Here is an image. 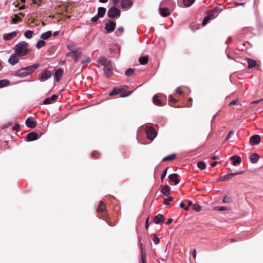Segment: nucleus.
Segmentation results:
<instances>
[{"mask_svg": "<svg viewBox=\"0 0 263 263\" xmlns=\"http://www.w3.org/2000/svg\"><path fill=\"white\" fill-rule=\"evenodd\" d=\"M17 34L16 31H12L8 33H5L3 35V39L5 41H10L14 39Z\"/></svg>", "mask_w": 263, "mask_h": 263, "instance_id": "obj_11", "label": "nucleus"}, {"mask_svg": "<svg viewBox=\"0 0 263 263\" xmlns=\"http://www.w3.org/2000/svg\"><path fill=\"white\" fill-rule=\"evenodd\" d=\"M64 74V70L61 68H54L52 70V74L54 76L55 81L58 82L62 80Z\"/></svg>", "mask_w": 263, "mask_h": 263, "instance_id": "obj_5", "label": "nucleus"}, {"mask_svg": "<svg viewBox=\"0 0 263 263\" xmlns=\"http://www.w3.org/2000/svg\"><path fill=\"white\" fill-rule=\"evenodd\" d=\"M238 104V99H235L234 100H232L230 102L229 104V106L233 105H237Z\"/></svg>", "mask_w": 263, "mask_h": 263, "instance_id": "obj_51", "label": "nucleus"}, {"mask_svg": "<svg viewBox=\"0 0 263 263\" xmlns=\"http://www.w3.org/2000/svg\"><path fill=\"white\" fill-rule=\"evenodd\" d=\"M243 173V171H239V172H236V173H231V174H228L226 175H224V177H225L226 179V180H230L232 177L235 176V175H240V174H241Z\"/></svg>", "mask_w": 263, "mask_h": 263, "instance_id": "obj_28", "label": "nucleus"}, {"mask_svg": "<svg viewBox=\"0 0 263 263\" xmlns=\"http://www.w3.org/2000/svg\"><path fill=\"white\" fill-rule=\"evenodd\" d=\"M218 10H219V8L217 7H216V8H214L213 9H212V10L210 11L208 13V14L209 15V16H210V17H211L212 20H213L217 16V13L218 11Z\"/></svg>", "mask_w": 263, "mask_h": 263, "instance_id": "obj_22", "label": "nucleus"}, {"mask_svg": "<svg viewBox=\"0 0 263 263\" xmlns=\"http://www.w3.org/2000/svg\"><path fill=\"white\" fill-rule=\"evenodd\" d=\"M222 202L223 203H229L231 202V198L229 196H226L223 200H222Z\"/></svg>", "mask_w": 263, "mask_h": 263, "instance_id": "obj_48", "label": "nucleus"}, {"mask_svg": "<svg viewBox=\"0 0 263 263\" xmlns=\"http://www.w3.org/2000/svg\"><path fill=\"white\" fill-rule=\"evenodd\" d=\"M104 74L107 77H109L113 74L112 67H103Z\"/></svg>", "mask_w": 263, "mask_h": 263, "instance_id": "obj_17", "label": "nucleus"}, {"mask_svg": "<svg viewBox=\"0 0 263 263\" xmlns=\"http://www.w3.org/2000/svg\"><path fill=\"white\" fill-rule=\"evenodd\" d=\"M218 162L217 161L213 162L211 163V166L213 167L215 166L217 164Z\"/></svg>", "mask_w": 263, "mask_h": 263, "instance_id": "obj_64", "label": "nucleus"}, {"mask_svg": "<svg viewBox=\"0 0 263 263\" xmlns=\"http://www.w3.org/2000/svg\"><path fill=\"white\" fill-rule=\"evenodd\" d=\"M246 61L247 62L248 66H257L258 64L256 61L251 59H247Z\"/></svg>", "mask_w": 263, "mask_h": 263, "instance_id": "obj_33", "label": "nucleus"}, {"mask_svg": "<svg viewBox=\"0 0 263 263\" xmlns=\"http://www.w3.org/2000/svg\"><path fill=\"white\" fill-rule=\"evenodd\" d=\"M33 32L31 30H28L24 32V36L27 39H31L32 37Z\"/></svg>", "mask_w": 263, "mask_h": 263, "instance_id": "obj_35", "label": "nucleus"}, {"mask_svg": "<svg viewBox=\"0 0 263 263\" xmlns=\"http://www.w3.org/2000/svg\"><path fill=\"white\" fill-rule=\"evenodd\" d=\"M159 13L162 17H166L171 14L170 10L167 8H160Z\"/></svg>", "mask_w": 263, "mask_h": 263, "instance_id": "obj_18", "label": "nucleus"}, {"mask_svg": "<svg viewBox=\"0 0 263 263\" xmlns=\"http://www.w3.org/2000/svg\"><path fill=\"white\" fill-rule=\"evenodd\" d=\"M173 200V198L171 196H170L168 198H165L164 200V204L167 205L169 203V202L172 201Z\"/></svg>", "mask_w": 263, "mask_h": 263, "instance_id": "obj_46", "label": "nucleus"}, {"mask_svg": "<svg viewBox=\"0 0 263 263\" xmlns=\"http://www.w3.org/2000/svg\"><path fill=\"white\" fill-rule=\"evenodd\" d=\"M261 141V138L259 135H254L251 136L250 138V143L252 145L258 144Z\"/></svg>", "mask_w": 263, "mask_h": 263, "instance_id": "obj_9", "label": "nucleus"}, {"mask_svg": "<svg viewBox=\"0 0 263 263\" xmlns=\"http://www.w3.org/2000/svg\"><path fill=\"white\" fill-rule=\"evenodd\" d=\"M114 6L116 5L120 1V0H111Z\"/></svg>", "mask_w": 263, "mask_h": 263, "instance_id": "obj_63", "label": "nucleus"}, {"mask_svg": "<svg viewBox=\"0 0 263 263\" xmlns=\"http://www.w3.org/2000/svg\"><path fill=\"white\" fill-rule=\"evenodd\" d=\"M38 67H25L20 69L16 72V75L21 77H25L31 74Z\"/></svg>", "mask_w": 263, "mask_h": 263, "instance_id": "obj_3", "label": "nucleus"}, {"mask_svg": "<svg viewBox=\"0 0 263 263\" xmlns=\"http://www.w3.org/2000/svg\"><path fill=\"white\" fill-rule=\"evenodd\" d=\"M168 102L174 104L177 102V100L175 99L172 96H170L168 97Z\"/></svg>", "mask_w": 263, "mask_h": 263, "instance_id": "obj_44", "label": "nucleus"}, {"mask_svg": "<svg viewBox=\"0 0 263 263\" xmlns=\"http://www.w3.org/2000/svg\"><path fill=\"white\" fill-rule=\"evenodd\" d=\"M106 8L104 7H99L98 9V13L97 14L100 16L101 18L103 17L105 13H106Z\"/></svg>", "mask_w": 263, "mask_h": 263, "instance_id": "obj_27", "label": "nucleus"}, {"mask_svg": "<svg viewBox=\"0 0 263 263\" xmlns=\"http://www.w3.org/2000/svg\"><path fill=\"white\" fill-rule=\"evenodd\" d=\"M51 34L52 32L51 31H48L43 33L41 35V37L43 40H47L51 36Z\"/></svg>", "mask_w": 263, "mask_h": 263, "instance_id": "obj_29", "label": "nucleus"}, {"mask_svg": "<svg viewBox=\"0 0 263 263\" xmlns=\"http://www.w3.org/2000/svg\"><path fill=\"white\" fill-rule=\"evenodd\" d=\"M168 169V167H166L163 171V173L161 174V181H162L163 179L166 176V173H167V170Z\"/></svg>", "mask_w": 263, "mask_h": 263, "instance_id": "obj_50", "label": "nucleus"}, {"mask_svg": "<svg viewBox=\"0 0 263 263\" xmlns=\"http://www.w3.org/2000/svg\"><path fill=\"white\" fill-rule=\"evenodd\" d=\"M148 220H149V218H147L146 220V221H145V229L146 230H147L148 228V227H149V224H148Z\"/></svg>", "mask_w": 263, "mask_h": 263, "instance_id": "obj_59", "label": "nucleus"}, {"mask_svg": "<svg viewBox=\"0 0 263 263\" xmlns=\"http://www.w3.org/2000/svg\"><path fill=\"white\" fill-rule=\"evenodd\" d=\"M195 0H183V3L186 7L191 6Z\"/></svg>", "mask_w": 263, "mask_h": 263, "instance_id": "obj_40", "label": "nucleus"}, {"mask_svg": "<svg viewBox=\"0 0 263 263\" xmlns=\"http://www.w3.org/2000/svg\"><path fill=\"white\" fill-rule=\"evenodd\" d=\"M52 75V70L51 71L48 69H46L39 74V79L41 81H45L50 79Z\"/></svg>", "mask_w": 263, "mask_h": 263, "instance_id": "obj_7", "label": "nucleus"}, {"mask_svg": "<svg viewBox=\"0 0 263 263\" xmlns=\"http://www.w3.org/2000/svg\"><path fill=\"white\" fill-rule=\"evenodd\" d=\"M148 60V56L145 55L142 57L139 58V62L141 65H145L147 63Z\"/></svg>", "mask_w": 263, "mask_h": 263, "instance_id": "obj_30", "label": "nucleus"}, {"mask_svg": "<svg viewBox=\"0 0 263 263\" xmlns=\"http://www.w3.org/2000/svg\"><path fill=\"white\" fill-rule=\"evenodd\" d=\"M20 124H16L15 125V126L13 127V130H16V131H18L20 130Z\"/></svg>", "mask_w": 263, "mask_h": 263, "instance_id": "obj_55", "label": "nucleus"}, {"mask_svg": "<svg viewBox=\"0 0 263 263\" xmlns=\"http://www.w3.org/2000/svg\"><path fill=\"white\" fill-rule=\"evenodd\" d=\"M176 154H171L168 156H167L165 157H164L162 159L163 161H171L175 159L176 158Z\"/></svg>", "mask_w": 263, "mask_h": 263, "instance_id": "obj_31", "label": "nucleus"}, {"mask_svg": "<svg viewBox=\"0 0 263 263\" xmlns=\"http://www.w3.org/2000/svg\"><path fill=\"white\" fill-rule=\"evenodd\" d=\"M115 27L116 23L110 21L106 24L105 26V29L106 30V31L111 32L115 30Z\"/></svg>", "mask_w": 263, "mask_h": 263, "instance_id": "obj_10", "label": "nucleus"}, {"mask_svg": "<svg viewBox=\"0 0 263 263\" xmlns=\"http://www.w3.org/2000/svg\"><path fill=\"white\" fill-rule=\"evenodd\" d=\"M22 18H21L17 14L15 15L14 17L12 19V22L13 23L16 24L22 21Z\"/></svg>", "mask_w": 263, "mask_h": 263, "instance_id": "obj_37", "label": "nucleus"}, {"mask_svg": "<svg viewBox=\"0 0 263 263\" xmlns=\"http://www.w3.org/2000/svg\"><path fill=\"white\" fill-rule=\"evenodd\" d=\"M172 221H173V219L172 218H168L167 219V221L166 222L165 224L166 225H168V224H171Z\"/></svg>", "mask_w": 263, "mask_h": 263, "instance_id": "obj_61", "label": "nucleus"}, {"mask_svg": "<svg viewBox=\"0 0 263 263\" xmlns=\"http://www.w3.org/2000/svg\"><path fill=\"white\" fill-rule=\"evenodd\" d=\"M214 210L218 211H226L228 208L226 206H216L214 208Z\"/></svg>", "mask_w": 263, "mask_h": 263, "instance_id": "obj_47", "label": "nucleus"}, {"mask_svg": "<svg viewBox=\"0 0 263 263\" xmlns=\"http://www.w3.org/2000/svg\"><path fill=\"white\" fill-rule=\"evenodd\" d=\"M171 188L169 186L167 185H165L161 187V193L164 195V196H168L169 194V193L170 192Z\"/></svg>", "mask_w": 263, "mask_h": 263, "instance_id": "obj_21", "label": "nucleus"}, {"mask_svg": "<svg viewBox=\"0 0 263 263\" xmlns=\"http://www.w3.org/2000/svg\"><path fill=\"white\" fill-rule=\"evenodd\" d=\"M18 55H16L15 53L14 54H12L8 60L9 63L11 65H15L19 61V59L18 58Z\"/></svg>", "mask_w": 263, "mask_h": 263, "instance_id": "obj_12", "label": "nucleus"}, {"mask_svg": "<svg viewBox=\"0 0 263 263\" xmlns=\"http://www.w3.org/2000/svg\"><path fill=\"white\" fill-rule=\"evenodd\" d=\"M153 240L156 244L159 243L160 241L159 238L157 237V235L156 234H154Z\"/></svg>", "mask_w": 263, "mask_h": 263, "instance_id": "obj_49", "label": "nucleus"}, {"mask_svg": "<svg viewBox=\"0 0 263 263\" xmlns=\"http://www.w3.org/2000/svg\"><path fill=\"white\" fill-rule=\"evenodd\" d=\"M58 98V96L57 95H53L51 97L46 98L44 100L43 103L46 105L51 104L52 102L55 101Z\"/></svg>", "mask_w": 263, "mask_h": 263, "instance_id": "obj_16", "label": "nucleus"}, {"mask_svg": "<svg viewBox=\"0 0 263 263\" xmlns=\"http://www.w3.org/2000/svg\"><path fill=\"white\" fill-rule=\"evenodd\" d=\"M185 201H186L187 204V205L186 206H188L189 208L191 206H193V203L191 200H186Z\"/></svg>", "mask_w": 263, "mask_h": 263, "instance_id": "obj_57", "label": "nucleus"}, {"mask_svg": "<svg viewBox=\"0 0 263 263\" xmlns=\"http://www.w3.org/2000/svg\"><path fill=\"white\" fill-rule=\"evenodd\" d=\"M134 70L132 68H128L125 71V75L127 76H131L133 74Z\"/></svg>", "mask_w": 263, "mask_h": 263, "instance_id": "obj_42", "label": "nucleus"}, {"mask_svg": "<svg viewBox=\"0 0 263 263\" xmlns=\"http://www.w3.org/2000/svg\"><path fill=\"white\" fill-rule=\"evenodd\" d=\"M259 158V155L256 153L252 154L249 157L250 161L253 163H257L258 161Z\"/></svg>", "mask_w": 263, "mask_h": 263, "instance_id": "obj_23", "label": "nucleus"}, {"mask_svg": "<svg viewBox=\"0 0 263 263\" xmlns=\"http://www.w3.org/2000/svg\"><path fill=\"white\" fill-rule=\"evenodd\" d=\"M10 84V82L8 80L4 79L0 81V88H3L4 87L7 86L9 85Z\"/></svg>", "mask_w": 263, "mask_h": 263, "instance_id": "obj_32", "label": "nucleus"}, {"mask_svg": "<svg viewBox=\"0 0 263 263\" xmlns=\"http://www.w3.org/2000/svg\"><path fill=\"white\" fill-rule=\"evenodd\" d=\"M128 87L127 85H124L120 88H114L109 93L110 96H113L118 94H121V97H125L129 96L133 92L132 91H127Z\"/></svg>", "mask_w": 263, "mask_h": 263, "instance_id": "obj_2", "label": "nucleus"}, {"mask_svg": "<svg viewBox=\"0 0 263 263\" xmlns=\"http://www.w3.org/2000/svg\"><path fill=\"white\" fill-rule=\"evenodd\" d=\"M106 206L104 202L103 201H100L97 209V212L99 214H100V216L102 217L103 219H106L107 218V215L104 212L106 210Z\"/></svg>", "mask_w": 263, "mask_h": 263, "instance_id": "obj_6", "label": "nucleus"}, {"mask_svg": "<svg viewBox=\"0 0 263 263\" xmlns=\"http://www.w3.org/2000/svg\"><path fill=\"white\" fill-rule=\"evenodd\" d=\"M124 31V28L123 27H120L117 28V29L116 30L115 33V34L118 36H121Z\"/></svg>", "mask_w": 263, "mask_h": 263, "instance_id": "obj_34", "label": "nucleus"}, {"mask_svg": "<svg viewBox=\"0 0 263 263\" xmlns=\"http://www.w3.org/2000/svg\"><path fill=\"white\" fill-rule=\"evenodd\" d=\"M233 134H234V132L233 130L230 131L228 136L226 137V140H229L230 138L231 135H232Z\"/></svg>", "mask_w": 263, "mask_h": 263, "instance_id": "obj_56", "label": "nucleus"}, {"mask_svg": "<svg viewBox=\"0 0 263 263\" xmlns=\"http://www.w3.org/2000/svg\"><path fill=\"white\" fill-rule=\"evenodd\" d=\"M178 176L177 174H172L168 176V178L170 181L174 182L175 184H177L180 181V180L178 179Z\"/></svg>", "mask_w": 263, "mask_h": 263, "instance_id": "obj_19", "label": "nucleus"}, {"mask_svg": "<svg viewBox=\"0 0 263 263\" xmlns=\"http://www.w3.org/2000/svg\"><path fill=\"white\" fill-rule=\"evenodd\" d=\"M133 0H121V8L122 9L129 7L133 5Z\"/></svg>", "mask_w": 263, "mask_h": 263, "instance_id": "obj_14", "label": "nucleus"}, {"mask_svg": "<svg viewBox=\"0 0 263 263\" xmlns=\"http://www.w3.org/2000/svg\"><path fill=\"white\" fill-rule=\"evenodd\" d=\"M164 220V216L161 214H158L155 216L153 218V222L156 224H160L163 223Z\"/></svg>", "mask_w": 263, "mask_h": 263, "instance_id": "obj_13", "label": "nucleus"}, {"mask_svg": "<svg viewBox=\"0 0 263 263\" xmlns=\"http://www.w3.org/2000/svg\"><path fill=\"white\" fill-rule=\"evenodd\" d=\"M211 20H212L211 17H210V16H209V15L207 14V15L206 16H205L204 20L202 21V25L203 26L206 25L208 24V22Z\"/></svg>", "mask_w": 263, "mask_h": 263, "instance_id": "obj_39", "label": "nucleus"}, {"mask_svg": "<svg viewBox=\"0 0 263 263\" xmlns=\"http://www.w3.org/2000/svg\"><path fill=\"white\" fill-rule=\"evenodd\" d=\"M192 255L194 258L196 257V250L195 249H194L192 250Z\"/></svg>", "mask_w": 263, "mask_h": 263, "instance_id": "obj_62", "label": "nucleus"}, {"mask_svg": "<svg viewBox=\"0 0 263 263\" xmlns=\"http://www.w3.org/2000/svg\"><path fill=\"white\" fill-rule=\"evenodd\" d=\"M77 52L76 51H73L71 52H69L68 55H72V56L77 57Z\"/></svg>", "mask_w": 263, "mask_h": 263, "instance_id": "obj_58", "label": "nucleus"}, {"mask_svg": "<svg viewBox=\"0 0 263 263\" xmlns=\"http://www.w3.org/2000/svg\"><path fill=\"white\" fill-rule=\"evenodd\" d=\"M231 160H233V164L234 165L240 164L241 161L240 157L237 155L232 156Z\"/></svg>", "mask_w": 263, "mask_h": 263, "instance_id": "obj_24", "label": "nucleus"}, {"mask_svg": "<svg viewBox=\"0 0 263 263\" xmlns=\"http://www.w3.org/2000/svg\"><path fill=\"white\" fill-rule=\"evenodd\" d=\"M100 154L97 151H93L91 153L92 157L93 158H94L95 159L99 158L100 157Z\"/></svg>", "mask_w": 263, "mask_h": 263, "instance_id": "obj_45", "label": "nucleus"}, {"mask_svg": "<svg viewBox=\"0 0 263 263\" xmlns=\"http://www.w3.org/2000/svg\"><path fill=\"white\" fill-rule=\"evenodd\" d=\"M180 207L184 209V210H189V207L185 205V203L183 202H181L180 204Z\"/></svg>", "mask_w": 263, "mask_h": 263, "instance_id": "obj_52", "label": "nucleus"}, {"mask_svg": "<svg viewBox=\"0 0 263 263\" xmlns=\"http://www.w3.org/2000/svg\"><path fill=\"white\" fill-rule=\"evenodd\" d=\"M29 44L26 42H21L14 47L15 53L19 57L26 55L29 51Z\"/></svg>", "mask_w": 263, "mask_h": 263, "instance_id": "obj_1", "label": "nucleus"}, {"mask_svg": "<svg viewBox=\"0 0 263 263\" xmlns=\"http://www.w3.org/2000/svg\"><path fill=\"white\" fill-rule=\"evenodd\" d=\"M90 62V59L89 58H86L85 60H83L81 61V64L89 63Z\"/></svg>", "mask_w": 263, "mask_h": 263, "instance_id": "obj_53", "label": "nucleus"}, {"mask_svg": "<svg viewBox=\"0 0 263 263\" xmlns=\"http://www.w3.org/2000/svg\"><path fill=\"white\" fill-rule=\"evenodd\" d=\"M197 166L200 169L203 170L206 168V164L203 161H199L197 163Z\"/></svg>", "mask_w": 263, "mask_h": 263, "instance_id": "obj_38", "label": "nucleus"}, {"mask_svg": "<svg viewBox=\"0 0 263 263\" xmlns=\"http://www.w3.org/2000/svg\"><path fill=\"white\" fill-rule=\"evenodd\" d=\"M193 209L197 212H199L201 210V206L198 204H194L193 205Z\"/></svg>", "mask_w": 263, "mask_h": 263, "instance_id": "obj_43", "label": "nucleus"}, {"mask_svg": "<svg viewBox=\"0 0 263 263\" xmlns=\"http://www.w3.org/2000/svg\"><path fill=\"white\" fill-rule=\"evenodd\" d=\"M176 91L177 93L179 94V95H182V91H181V89L180 87H178L176 90Z\"/></svg>", "mask_w": 263, "mask_h": 263, "instance_id": "obj_60", "label": "nucleus"}, {"mask_svg": "<svg viewBox=\"0 0 263 263\" xmlns=\"http://www.w3.org/2000/svg\"><path fill=\"white\" fill-rule=\"evenodd\" d=\"M153 102L156 105L162 106L163 105L160 97L158 95H156L154 96Z\"/></svg>", "mask_w": 263, "mask_h": 263, "instance_id": "obj_20", "label": "nucleus"}, {"mask_svg": "<svg viewBox=\"0 0 263 263\" xmlns=\"http://www.w3.org/2000/svg\"><path fill=\"white\" fill-rule=\"evenodd\" d=\"M146 134L147 138L151 140H153L157 135L156 130L152 126L146 127Z\"/></svg>", "mask_w": 263, "mask_h": 263, "instance_id": "obj_8", "label": "nucleus"}, {"mask_svg": "<svg viewBox=\"0 0 263 263\" xmlns=\"http://www.w3.org/2000/svg\"><path fill=\"white\" fill-rule=\"evenodd\" d=\"M100 16H99V15L97 14V15H95V16H93V17L91 18V22H93V23H95V22H96L98 21V19H99V18H100Z\"/></svg>", "mask_w": 263, "mask_h": 263, "instance_id": "obj_54", "label": "nucleus"}, {"mask_svg": "<svg viewBox=\"0 0 263 263\" xmlns=\"http://www.w3.org/2000/svg\"><path fill=\"white\" fill-rule=\"evenodd\" d=\"M141 261L142 263H146V254L143 251V248H141Z\"/></svg>", "mask_w": 263, "mask_h": 263, "instance_id": "obj_41", "label": "nucleus"}, {"mask_svg": "<svg viewBox=\"0 0 263 263\" xmlns=\"http://www.w3.org/2000/svg\"><path fill=\"white\" fill-rule=\"evenodd\" d=\"M26 124L30 128H34L36 125L35 121L31 120L29 118H27L26 121Z\"/></svg>", "mask_w": 263, "mask_h": 263, "instance_id": "obj_26", "label": "nucleus"}, {"mask_svg": "<svg viewBox=\"0 0 263 263\" xmlns=\"http://www.w3.org/2000/svg\"><path fill=\"white\" fill-rule=\"evenodd\" d=\"M45 45V42L42 40H39L36 44V47L37 49H40L41 48H42V47L44 46Z\"/></svg>", "mask_w": 263, "mask_h": 263, "instance_id": "obj_36", "label": "nucleus"}, {"mask_svg": "<svg viewBox=\"0 0 263 263\" xmlns=\"http://www.w3.org/2000/svg\"><path fill=\"white\" fill-rule=\"evenodd\" d=\"M120 10L115 7H111L107 12V16L108 17L111 18H117L120 16Z\"/></svg>", "mask_w": 263, "mask_h": 263, "instance_id": "obj_4", "label": "nucleus"}, {"mask_svg": "<svg viewBox=\"0 0 263 263\" xmlns=\"http://www.w3.org/2000/svg\"><path fill=\"white\" fill-rule=\"evenodd\" d=\"M27 141H32L37 140L39 138L37 134L34 132H31L29 133L26 137Z\"/></svg>", "mask_w": 263, "mask_h": 263, "instance_id": "obj_15", "label": "nucleus"}, {"mask_svg": "<svg viewBox=\"0 0 263 263\" xmlns=\"http://www.w3.org/2000/svg\"><path fill=\"white\" fill-rule=\"evenodd\" d=\"M98 62L102 66H105L106 65H107V66H108L109 64H110L109 63L110 61H108L107 63V59L103 57L99 58L98 59Z\"/></svg>", "mask_w": 263, "mask_h": 263, "instance_id": "obj_25", "label": "nucleus"}]
</instances>
